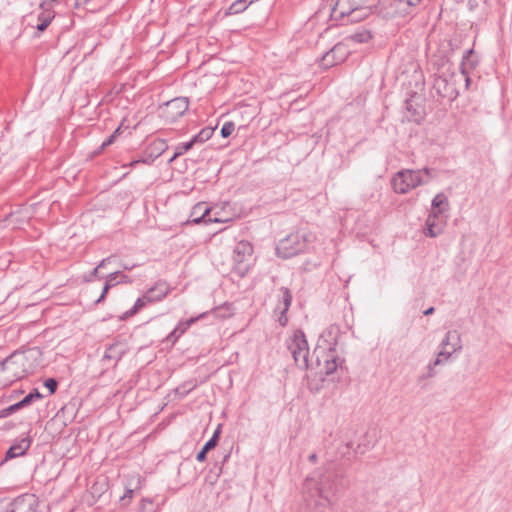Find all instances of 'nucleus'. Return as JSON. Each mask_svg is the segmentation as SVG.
<instances>
[{
    "label": "nucleus",
    "mask_w": 512,
    "mask_h": 512,
    "mask_svg": "<svg viewBox=\"0 0 512 512\" xmlns=\"http://www.w3.org/2000/svg\"><path fill=\"white\" fill-rule=\"evenodd\" d=\"M211 209L207 206L206 203L200 202L197 203L190 213L189 222L199 224V223H210V222H221L218 218H212L210 216Z\"/></svg>",
    "instance_id": "obj_14"
},
{
    "label": "nucleus",
    "mask_w": 512,
    "mask_h": 512,
    "mask_svg": "<svg viewBox=\"0 0 512 512\" xmlns=\"http://www.w3.org/2000/svg\"><path fill=\"white\" fill-rule=\"evenodd\" d=\"M147 291H152V298H157L155 299V302H159L169 294L170 286L166 281H158L154 286H152Z\"/></svg>",
    "instance_id": "obj_26"
},
{
    "label": "nucleus",
    "mask_w": 512,
    "mask_h": 512,
    "mask_svg": "<svg viewBox=\"0 0 512 512\" xmlns=\"http://www.w3.org/2000/svg\"><path fill=\"white\" fill-rule=\"evenodd\" d=\"M336 341L332 344H330L328 348V354L326 358L324 359V373L326 375L333 374L338 366H339V357L336 355V349H335Z\"/></svg>",
    "instance_id": "obj_20"
},
{
    "label": "nucleus",
    "mask_w": 512,
    "mask_h": 512,
    "mask_svg": "<svg viewBox=\"0 0 512 512\" xmlns=\"http://www.w3.org/2000/svg\"><path fill=\"white\" fill-rule=\"evenodd\" d=\"M430 176L431 170L429 168L421 170H401L393 176L391 184L396 193L406 194L410 190L427 183Z\"/></svg>",
    "instance_id": "obj_2"
},
{
    "label": "nucleus",
    "mask_w": 512,
    "mask_h": 512,
    "mask_svg": "<svg viewBox=\"0 0 512 512\" xmlns=\"http://www.w3.org/2000/svg\"><path fill=\"white\" fill-rule=\"evenodd\" d=\"M29 395L32 397L33 401L40 400L43 398V395L38 391V389H33Z\"/></svg>",
    "instance_id": "obj_46"
},
{
    "label": "nucleus",
    "mask_w": 512,
    "mask_h": 512,
    "mask_svg": "<svg viewBox=\"0 0 512 512\" xmlns=\"http://www.w3.org/2000/svg\"><path fill=\"white\" fill-rule=\"evenodd\" d=\"M111 289L110 285H107V284H104V287H103V290H102V293L100 294V296L94 301V303L97 305V304H100L104 301L108 291Z\"/></svg>",
    "instance_id": "obj_43"
},
{
    "label": "nucleus",
    "mask_w": 512,
    "mask_h": 512,
    "mask_svg": "<svg viewBox=\"0 0 512 512\" xmlns=\"http://www.w3.org/2000/svg\"><path fill=\"white\" fill-rule=\"evenodd\" d=\"M433 88L438 96L443 99H447L450 102L454 101L458 96V92L454 84L449 83L444 77H437L434 80Z\"/></svg>",
    "instance_id": "obj_15"
},
{
    "label": "nucleus",
    "mask_w": 512,
    "mask_h": 512,
    "mask_svg": "<svg viewBox=\"0 0 512 512\" xmlns=\"http://www.w3.org/2000/svg\"><path fill=\"white\" fill-rule=\"evenodd\" d=\"M436 366L437 365H433V362L429 363V365L427 366V369H428L427 375L420 377V379H425V378H430V377L435 376L436 372L434 371V368Z\"/></svg>",
    "instance_id": "obj_45"
},
{
    "label": "nucleus",
    "mask_w": 512,
    "mask_h": 512,
    "mask_svg": "<svg viewBox=\"0 0 512 512\" xmlns=\"http://www.w3.org/2000/svg\"><path fill=\"white\" fill-rule=\"evenodd\" d=\"M220 428L218 427L212 437L204 444L202 449L197 453L196 460L198 462H204L207 458V453L216 447L219 441Z\"/></svg>",
    "instance_id": "obj_23"
},
{
    "label": "nucleus",
    "mask_w": 512,
    "mask_h": 512,
    "mask_svg": "<svg viewBox=\"0 0 512 512\" xmlns=\"http://www.w3.org/2000/svg\"><path fill=\"white\" fill-rule=\"evenodd\" d=\"M126 352V344L120 340H114L113 343L106 346L101 362L107 366L111 364L115 368Z\"/></svg>",
    "instance_id": "obj_9"
},
{
    "label": "nucleus",
    "mask_w": 512,
    "mask_h": 512,
    "mask_svg": "<svg viewBox=\"0 0 512 512\" xmlns=\"http://www.w3.org/2000/svg\"><path fill=\"white\" fill-rule=\"evenodd\" d=\"M139 163H142L141 159L133 160V161L129 164V166H130V167H135V166H136L137 164H139Z\"/></svg>",
    "instance_id": "obj_56"
},
{
    "label": "nucleus",
    "mask_w": 512,
    "mask_h": 512,
    "mask_svg": "<svg viewBox=\"0 0 512 512\" xmlns=\"http://www.w3.org/2000/svg\"><path fill=\"white\" fill-rule=\"evenodd\" d=\"M253 255V246L248 241H240L233 250V273L243 278L247 275L251 267Z\"/></svg>",
    "instance_id": "obj_6"
},
{
    "label": "nucleus",
    "mask_w": 512,
    "mask_h": 512,
    "mask_svg": "<svg viewBox=\"0 0 512 512\" xmlns=\"http://www.w3.org/2000/svg\"><path fill=\"white\" fill-rule=\"evenodd\" d=\"M168 148L167 143L163 139H156L154 140L150 147V161H154L156 158L161 156L165 150Z\"/></svg>",
    "instance_id": "obj_30"
},
{
    "label": "nucleus",
    "mask_w": 512,
    "mask_h": 512,
    "mask_svg": "<svg viewBox=\"0 0 512 512\" xmlns=\"http://www.w3.org/2000/svg\"><path fill=\"white\" fill-rule=\"evenodd\" d=\"M449 209V201L444 193H438L432 200V210L436 211L437 215Z\"/></svg>",
    "instance_id": "obj_28"
},
{
    "label": "nucleus",
    "mask_w": 512,
    "mask_h": 512,
    "mask_svg": "<svg viewBox=\"0 0 512 512\" xmlns=\"http://www.w3.org/2000/svg\"><path fill=\"white\" fill-rule=\"evenodd\" d=\"M196 387V384L192 382H186L181 387L177 389V391H180L182 389V394L187 395L190 391H192Z\"/></svg>",
    "instance_id": "obj_42"
},
{
    "label": "nucleus",
    "mask_w": 512,
    "mask_h": 512,
    "mask_svg": "<svg viewBox=\"0 0 512 512\" xmlns=\"http://www.w3.org/2000/svg\"><path fill=\"white\" fill-rule=\"evenodd\" d=\"M120 130H121V126H119L101 145V149H104L106 148L107 146L111 145L116 137L118 136V134L120 133Z\"/></svg>",
    "instance_id": "obj_39"
},
{
    "label": "nucleus",
    "mask_w": 512,
    "mask_h": 512,
    "mask_svg": "<svg viewBox=\"0 0 512 512\" xmlns=\"http://www.w3.org/2000/svg\"><path fill=\"white\" fill-rule=\"evenodd\" d=\"M358 2L356 0H337L331 11L332 19L345 24V20L353 12Z\"/></svg>",
    "instance_id": "obj_13"
},
{
    "label": "nucleus",
    "mask_w": 512,
    "mask_h": 512,
    "mask_svg": "<svg viewBox=\"0 0 512 512\" xmlns=\"http://www.w3.org/2000/svg\"><path fill=\"white\" fill-rule=\"evenodd\" d=\"M22 402H23L24 406L26 407V406L30 405L31 403H33L34 401H33L32 397H31V396L29 395V393H28V394H27V395L22 399Z\"/></svg>",
    "instance_id": "obj_48"
},
{
    "label": "nucleus",
    "mask_w": 512,
    "mask_h": 512,
    "mask_svg": "<svg viewBox=\"0 0 512 512\" xmlns=\"http://www.w3.org/2000/svg\"><path fill=\"white\" fill-rule=\"evenodd\" d=\"M468 75H469V74L464 75V76H465L466 88H468V87H469L470 82H471V79H470V77H469Z\"/></svg>",
    "instance_id": "obj_57"
},
{
    "label": "nucleus",
    "mask_w": 512,
    "mask_h": 512,
    "mask_svg": "<svg viewBox=\"0 0 512 512\" xmlns=\"http://www.w3.org/2000/svg\"><path fill=\"white\" fill-rule=\"evenodd\" d=\"M370 13L371 9L369 7H363L358 2L356 7H354L353 12L345 20V24L362 21L367 18Z\"/></svg>",
    "instance_id": "obj_25"
},
{
    "label": "nucleus",
    "mask_w": 512,
    "mask_h": 512,
    "mask_svg": "<svg viewBox=\"0 0 512 512\" xmlns=\"http://www.w3.org/2000/svg\"><path fill=\"white\" fill-rule=\"evenodd\" d=\"M378 8L385 18L409 15L403 0H379Z\"/></svg>",
    "instance_id": "obj_10"
},
{
    "label": "nucleus",
    "mask_w": 512,
    "mask_h": 512,
    "mask_svg": "<svg viewBox=\"0 0 512 512\" xmlns=\"http://www.w3.org/2000/svg\"><path fill=\"white\" fill-rule=\"evenodd\" d=\"M112 256L104 258L100 261V263L97 265V268L101 269L106 266V264L111 260Z\"/></svg>",
    "instance_id": "obj_49"
},
{
    "label": "nucleus",
    "mask_w": 512,
    "mask_h": 512,
    "mask_svg": "<svg viewBox=\"0 0 512 512\" xmlns=\"http://www.w3.org/2000/svg\"><path fill=\"white\" fill-rule=\"evenodd\" d=\"M189 108L186 97H177L160 106V116L168 123H174L182 117Z\"/></svg>",
    "instance_id": "obj_7"
},
{
    "label": "nucleus",
    "mask_w": 512,
    "mask_h": 512,
    "mask_svg": "<svg viewBox=\"0 0 512 512\" xmlns=\"http://www.w3.org/2000/svg\"><path fill=\"white\" fill-rule=\"evenodd\" d=\"M98 271H99V268H97V266H96L90 273V276L85 278V281L90 282L92 280V277H98Z\"/></svg>",
    "instance_id": "obj_47"
},
{
    "label": "nucleus",
    "mask_w": 512,
    "mask_h": 512,
    "mask_svg": "<svg viewBox=\"0 0 512 512\" xmlns=\"http://www.w3.org/2000/svg\"><path fill=\"white\" fill-rule=\"evenodd\" d=\"M134 494L133 489H127L125 494L121 497V503L123 506H126L129 504L130 500L132 499Z\"/></svg>",
    "instance_id": "obj_41"
},
{
    "label": "nucleus",
    "mask_w": 512,
    "mask_h": 512,
    "mask_svg": "<svg viewBox=\"0 0 512 512\" xmlns=\"http://www.w3.org/2000/svg\"><path fill=\"white\" fill-rule=\"evenodd\" d=\"M479 64V57L475 54V51L473 48L468 49L465 51L462 62L460 65L461 73L463 75L469 74V72L477 67Z\"/></svg>",
    "instance_id": "obj_21"
},
{
    "label": "nucleus",
    "mask_w": 512,
    "mask_h": 512,
    "mask_svg": "<svg viewBox=\"0 0 512 512\" xmlns=\"http://www.w3.org/2000/svg\"><path fill=\"white\" fill-rule=\"evenodd\" d=\"M441 351L439 356H444L445 359L462 349L461 337L457 330L448 331L441 342Z\"/></svg>",
    "instance_id": "obj_11"
},
{
    "label": "nucleus",
    "mask_w": 512,
    "mask_h": 512,
    "mask_svg": "<svg viewBox=\"0 0 512 512\" xmlns=\"http://www.w3.org/2000/svg\"><path fill=\"white\" fill-rule=\"evenodd\" d=\"M141 161H142V163H145V164H151L153 161H150V152L148 153V155L145 158H142Z\"/></svg>",
    "instance_id": "obj_55"
},
{
    "label": "nucleus",
    "mask_w": 512,
    "mask_h": 512,
    "mask_svg": "<svg viewBox=\"0 0 512 512\" xmlns=\"http://www.w3.org/2000/svg\"><path fill=\"white\" fill-rule=\"evenodd\" d=\"M44 386L49 390L50 394H54L58 387V382L54 378H48L44 381Z\"/></svg>",
    "instance_id": "obj_38"
},
{
    "label": "nucleus",
    "mask_w": 512,
    "mask_h": 512,
    "mask_svg": "<svg viewBox=\"0 0 512 512\" xmlns=\"http://www.w3.org/2000/svg\"><path fill=\"white\" fill-rule=\"evenodd\" d=\"M280 299L279 303L274 309V316L280 326L285 327L288 323L287 312L292 303V294L287 287L279 288Z\"/></svg>",
    "instance_id": "obj_8"
},
{
    "label": "nucleus",
    "mask_w": 512,
    "mask_h": 512,
    "mask_svg": "<svg viewBox=\"0 0 512 512\" xmlns=\"http://www.w3.org/2000/svg\"><path fill=\"white\" fill-rule=\"evenodd\" d=\"M348 51L342 44H336L331 50L327 51L320 60V65L325 68H331L340 64L347 57Z\"/></svg>",
    "instance_id": "obj_12"
},
{
    "label": "nucleus",
    "mask_w": 512,
    "mask_h": 512,
    "mask_svg": "<svg viewBox=\"0 0 512 512\" xmlns=\"http://www.w3.org/2000/svg\"><path fill=\"white\" fill-rule=\"evenodd\" d=\"M119 275H120V271L110 273L106 277L105 284L110 285V287L112 288V287L116 286L117 284L122 283V281L118 280Z\"/></svg>",
    "instance_id": "obj_37"
},
{
    "label": "nucleus",
    "mask_w": 512,
    "mask_h": 512,
    "mask_svg": "<svg viewBox=\"0 0 512 512\" xmlns=\"http://www.w3.org/2000/svg\"><path fill=\"white\" fill-rule=\"evenodd\" d=\"M311 235L307 233L295 232L281 239L277 246V255L283 259L294 257L306 251Z\"/></svg>",
    "instance_id": "obj_3"
},
{
    "label": "nucleus",
    "mask_w": 512,
    "mask_h": 512,
    "mask_svg": "<svg viewBox=\"0 0 512 512\" xmlns=\"http://www.w3.org/2000/svg\"><path fill=\"white\" fill-rule=\"evenodd\" d=\"M13 406H14V408H15V410H16V411H18V410H20V409H22V408H24V407H25V406H24V404H23V402H22V400H21V401H19V402H17V403H15V404H13Z\"/></svg>",
    "instance_id": "obj_53"
},
{
    "label": "nucleus",
    "mask_w": 512,
    "mask_h": 512,
    "mask_svg": "<svg viewBox=\"0 0 512 512\" xmlns=\"http://www.w3.org/2000/svg\"><path fill=\"white\" fill-rule=\"evenodd\" d=\"M177 157H174V154L172 155V157L168 160L169 163L173 162Z\"/></svg>",
    "instance_id": "obj_60"
},
{
    "label": "nucleus",
    "mask_w": 512,
    "mask_h": 512,
    "mask_svg": "<svg viewBox=\"0 0 512 512\" xmlns=\"http://www.w3.org/2000/svg\"><path fill=\"white\" fill-rule=\"evenodd\" d=\"M135 267V265L129 266V265H123L124 270H131Z\"/></svg>",
    "instance_id": "obj_59"
},
{
    "label": "nucleus",
    "mask_w": 512,
    "mask_h": 512,
    "mask_svg": "<svg viewBox=\"0 0 512 512\" xmlns=\"http://www.w3.org/2000/svg\"><path fill=\"white\" fill-rule=\"evenodd\" d=\"M434 311H435L434 307H429L428 309H426V310L423 312V314H424L425 316H429V315H432V314L434 313Z\"/></svg>",
    "instance_id": "obj_54"
},
{
    "label": "nucleus",
    "mask_w": 512,
    "mask_h": 512,
    "mask_svg": "<svg viewBox=\"0 0 512 512\" xmlns=\"http://www.w3.org/2000/svg\"><path fill=\"white\" fill-rule=\"evenodd\" d=\"M152 291H147L142 297H139L134 303L133 307L126 311L123 318H128L135 315L139 310L144 308L149 303H154L156 298H152Z\"/></svg>",
    "instance_id": "obj_24"
},
{
    "label": "nucleus",
    "mask_w": 512,
    "mask_h": 512,
    "mask_svg": "<svg viewBox=\"0 0 512 512\" xmlns=\"http://www.w3.org/2000/svg\"><path fill=\"white\" fill-rule=\"evenodd\" d=\"M407 6L409 14H412L415 8L420 4L421 0H403Z\"/></svg>",
    "instance_id": "obj_40"
},
{
    "label": "nucleus",
    "mask_w": 512,
    "mask_h": 512,
    "mask_svg": "<svg viewBox=\"0 0 512 512\" xmlns=\"http://www.w3.org/2000/svg\"><path fill=\"white\" fill-rule=\"evenodd\" d=\"M14 412H16V410L12 404L9 407L0 410V418L8 417L9 415H11Z\"/></svg>",
    "instance_id": "obj_44"
},
{
    "label": "nucleus",
    "mask_w": 512,
    "mask_h": 512,
    "mask_svg": "<svg viewBox=\"0 0 512 512\" xmlns=\"http://www.w3.org/2000/svg\"><path fill=\"white\" fill-rule=\"evenodd\" d=\"M213 132H214V130L212 128L205 127L203 129H201L198 134L194 135L191 138V140H192L194 145L195 144H202V143L208 141L212 137Z\"/></svg>",
    "instance_id": "obj_33"
},
{
    "label": "nucleus",
    "mask_w": 512,
    "mask_h": 512,
    "mask_svg": "<svg viewBox=\"0 0 512 512\" xmlns=\"http://www.w3.org/2000/svg\"><path fill=\"white\" fill-rule=\"evenodd\" d=\"M197 318H191L184 323H179L175 329L167 336L166 340L169 342H176L178 338L188 329V327L193 324Z\"/></svg>",
    "instance_id": "obj_29"
},
{
    "label": "nucleus",
    "mask_w": 512,
    "mask_h": 512,
    "mask_svg": "<svg viewBox=\"0 0 512 512\" xmlns=\"http://www.w3.org/2000/svg\"><path fill=\"white\" fill-rule=\"evenodd\" d=\"M3 512H15V510H14V508L12 507V505H11V504H9V506H8V507L6 508V510H5V511H3Z\"/></svg>",
    "instance_id": "obj_58"
},
{
    "label": "nucleus",
    "mask_w": 512,
    "mask_h": 512,
    "mask_svg": "<svg viewBox=\"0 0 512 512\" xmlns=\"http://www.w3.org/2000/svg\"><path fill=\"white\" fill-rule=\"evenodd\" d=\"M10 504L15 512H41L37 509V502L33 496L18 497Z\"/></svg>",
    "instance_id": "obj_16"
},
{
    "label": "nucleus",
    "mask_w": 512,
    "mask_h": 512,
    "mask_svg": "<svg viewBox=\"0 0 512 512\" xmlns=\"http://www.w3.org/2000/svg\"><path fill=\"white\" fill-rule=\"evenodd\" d=\"M42 10L43 11L38 15L39 23L36 26V29L39 32H44L55 16L54 11L50 8L45 7V9Z\"/></svg>",
    "instance_id": "obj_27"
},
{
    "label": "nucleus",
    "mask_w": 512,
    "mask_h": 512,
    "mask_svg": "<svg viewBox=\"0 0 512 512\" xmlns=\"http://www.w3.org/2000/svg\"><path fill=\"white\" fill-rule=\"evenodd\" d=\"M437 217H438V215H437L436 211H431L429 213V215L426 219V222H425V229H424L425 236L434 238L442 233L441 226L436 224Z\"/></svg>",
    "instance_id": "obj_22"
},
{
    "label": "nucleus",
    "mask_w": 512,
    "mask_h": 512,
    "mask_svg": "<svg viewBox=\"0 0 512 512\" xmlns=\"http://www.w3.org/2000/svg\"><path fill=\"white\" fill-rule=\"evenodd\" d=\"M119 277H120L119 281H122V283H130L131 282L129 276H127L125 274L120 273Z\"/></svg>",
    "instance_id": "obj_50"
},
{
    "label": "nucleus",
    "mask_w": 512,
    "mask_h": 512,
    "mask_svg": "<svg viewBox=\"0 0 512 512\" xmlns=\"http://www.w3.org/2000/svg\"><path fill=\"white\" fill-rule=\"evenodd\" d=\"M0 370L7 374L6 380L10 383L25 378L31 371L27 356L18 351L0 361Z\"/></svg>",
    "instance_id": "obj_4"
},
{
    "label": "nucleus",
    "mask_w": 512,
    "mask_h": 512,
    "mask_svg": "<svg viewBox=\"0 0 512 512\" xmlns=\"http://www.w3.org/2000/svg\"><path fill=\"white\" fill-rule=\"evenodd\" d=\"M194 146L192 140L184 143H180L175 147L174 157H179L192 149Z\"/></svg>",
    "instance_id": "obj_34"
},
{
    "label": "nucleus",
    "mask_w": 512,
    "mask_h": 512,
    "mask_svg": "<svg viewBox=\"0 0 512 512\" xmlns=\"http://www.w3.org/2000/svg\"><path fill=\"white\" fill-rule=\"evenodd\" d=\"M446 359L444 358V356H439V354L437 355V358L433 361V365H439L441 363H443V361H445Z\"/></svg>",
    "instance_id": "obj_51"
},
{
    "label": "nucleus",
    "mask_w": 512,
    "mask_h": 512,
    "mask_svg": "<svg viewBox=\"0 0 512 512\" xmlns=\"http://www.w3.org/2000/svg\"><path fill=\"white\" fill-rule=\"evenodd\" d=\"M351 41L355 43H367L372 39V33L368 29H360L348 37Z\"/></svg>",
    "instance_id": "obj_32"
},
{
    "label": "nucleus",
    "mask_w": 512,
    "mask_h": 512,
    "mask_svg": "<svg viewBox=\"0 0 512 512\" xmlns=\"http://www.w3.org/2000/svg\"><path fill=\"white\" fill-rule=\"evenodd\" d=\"M31 439L29 437H25L12 444L10 448L6 452L5 460L13 459L19 456H22L26 453V451L30 448Z\"/></svg>",
    "instance_id": "obj_18"
},
{
    "label": "nucleus",
    "mask_w": 512,
    "mask_h": 512,
    "mask_svg": "<svg viewBox=\"0 0 512 512\" xmlns=\"http://www.w3.org/2000/svg\"><path fill=\"white\" fill-rule=\"evenodd\" d=\"M287 348L290 351L295 365L300 369H307L309 346L302 330H296L293 336L287 341Z\"/></svg>",
    "instance_id": "obj_5"
},
{
    "label": "nucleus",
    "mask_w": 512,
    "mask_h": 512,
    "mask_svg": "<svg viewBox=\"0 0 512 512\" xmlns=\"http://www.w3.org/2000/svg\"><path fill=\"white\" fill-rule=\"evenodd\" d=\"M138 512H156L153 501L147 498L142 499Z\"/></svg>",
    "instance_id": "obj_35"
},
{
    "label": "nucleus",
    "mask_w": 512,
    "mask_h": 512,
    "mask_svg": "<svg viewBox=\"0 0 512 512\" xmlns=\"http://www.w3.org/2000/svg\"><path fill=\"white\" fill-rule=\"evenodd\" d=\"M343 473L333 462H327L318 468L313 476L307 477L304 483L306 491L314 492L312 496H319L329 507H332L331 496H335L342 486Z\"/></svg>",
    "instance_id": "obj_1"
},
{
    "label": "nucleus",
    "mask_w": 512,
    "mask_h": 512,
    "mask_svg": "<svg viewBox=\"0 0 512 512\" xmlns=\"http://www.w3.org/2000/svg\"><path fill=\"white\" fill-rule=\"evenodd\" d=\"M235 129L233 122H225L221 128L220 134L223 138L229 137Z\"/></svg>",
    "instance_id": "obj_36"
},
{
    "label": "nucleus",
    "mask_w": 512,
    "mask_h": 512,
    "mask_svg": "<svg viewBox=\"0 0 512 512\" xmlns=\"http://www.w3.org/2000/svg\"><path fill=\"white\" fill-rule=\"evenodd\" d=\"M420 97L414 93L405 101V109L411 114L415 121L422 118L424 107L419 102Z\"/></svg>",
    "instance_id": "obj_19"
},
{
    "label": "nucleus",
    "mask_w": 512,
    "mask_h": 512,
    "mask_svg": "<svg viewBox=\"0 0 512 512\" xmlns=\"http://www.w3.org/2000/svg\"><path fill=\"white\" fill-rule=\"evenodd\" d=\"M10 504L15 512H41L37 509V502L33 496L18 497Z\"/></svg>",
    "instance_id": "obj_17"
},
{
    "label": "nucleus",
    "mask_w": 512,
    "mask_h": 512,
    "mask_svg": "<svg viewBox=\"0 0 512 512\" xmlns=\"http://www.w3.org/2000/svg\"><path fill=\"white\" fill-rule=\"evenodd\" d=\"M317 459H318V457H317V454H316V453H312V454H310V455H309V457H308V460H309L311 463H316V462H317Z\"/></svg>",
    "instance_id": "obj_52"
},
{
    "label": "nucleus",
    "mask_w": 512,
    "mask_h": 512,
    "mask_svg": "<svg viewBox=\"0 0 512 512\" xmlns=\"http://www.w3.org/2000/svg\"><path fill=\"white\" fill-rule=\"evenodd\" d=\"M253 2L254 0H236L229 6L225 15L239 14L245 11Z\"/></svg>",
    "instance_id": "obj_31"
}]
</instances>
